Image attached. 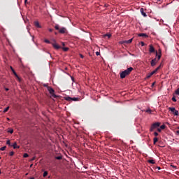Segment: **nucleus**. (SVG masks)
<instances>
[{
  "label": "nucleus",
  "instance_id": "4",
  "mask_svg": "<svg viewBox=\"0 0 179 179\" xmlns=\"http://www.w3.org/2000/svg\"><path fill=\"white\" fill-rule=\"evenodd\" d=\"M48 90L50 94H51L52 97H54V99H57V97H58V96H57L55 94V91L54 90V89L52 87H48Z\"/></svg>",
  "mask_w": 179,
  "mask_h": 179
},
{
  "label": "nucleus",
  "instance_id": "3",
  "mask_svg": "<svg viewBox=\"0 0 179 179\" xmlns=\"http://www.w3.org/2000/svg\"><path fill=\"white\" fill-rule=\"evenodd\" d=\"M159 127H160V122L153 123L150 128V132H153V131L157 129Z\"/></svg>",
  "mask_w": 179,
  "mask_h": 179
},
{
  "label": "nucleus",
  "instance_id": "42",
  "mask_svg": "<svg viewBox=\"0 0 179 179\" xmlns=\"http://www.w3.org/2000/svg\"><path fill=\"white\" fill-rule=\"evenodd\" d=\"M155 83H156V82H154V83L152 84L151 87H153V86H155Z\"/></svg>",
  "mask_w": 179,
  "mask_h": 179
},
{
  "label": "nucleus",
  "instance_id": "1",
  "mask_svg": "<svg viewBox=\"0 0 179 179\" xmlns=\"http://www.w3.org/2000/svg\"><path fill=\"white\" fill-rule=\"evenodd\" d=\"M134 69V68L130 67L126 69L125 71H122L120 73V78L121 79H124L126 76H128V75L131 74V71Z\"/></svg>",
  "mask_w": 179,
  "mask_h": 179
},
{
  "label": "nucleus",
  "instance_id": "35",
  "mask_svg": "<svg viewBox=\"0 0 179 179\" xmlns=\"http://www.w3.org/2000/svg\"><path fill=\"white\" fill-rule=\"evenodd\" d=\"M157 131L158 132H162V129L158 127V128H157Z\"/></svg>",
  "mask_w": 179,
  "mask_h": 179
},
{
  "label": "nucleus",
  "instance_id": "41",
  "mask_svg": "<svg viewBox=\"0 0 179 179\" xmlns=\"http://www.w3.org/2000/svg\"><path fill=\"white\" fill-rule=\"evenodd\" d=\"M96 55H97V56L100 55V52H96Z\"/></svg>",
  "mask_w": 179,
  "mask_h": 179
},
{
  "label": "nucleus",
  "instance_id": "44",
  "mask_svg": "<svg viewBox=\"0 0 179 179\" xmlns=\"http://www.w3.org/2000/svg\"><path fill=\"white\" fill-rule=\"evenodd\" d=\"M80 58H84V56H83V55H80Z\"/></svg>",
  "mask_w": 179,
  "mask_h": 179
},
{
  "label": "nucleus",
  "instance_id": "12",
  "mask_svg": "<svg viewBox=\"0 0 179 179\" xmlns=\"http://www.w3.org/2000/svg\"><path fill=\"white\" fill-rule=\"evenodd\" d=\"M160 68H162V64L159 65L157 69H155L153 71H152V73H156L157 72V71H159V69H160Z\"/></svg>",
  "mask_w": 179,
  "mask_h": 179
},
{
  "label": "nucleus",
  "instance_id": "30",
  "mask_svg": "<svg viewBox=\"0 0 179 179\" xmlns=\"http://www.w3.org/2000/svg\"><path fill=\"white\" fill-rule=\"evenodd\" d=\"M64 51H69V48H62Z\"/></svg>",
  "mask_w": 179,
  "mask_h": 179
},
{
  "label": "nucleus",
  "instance_id": "23",
  "mask_svg": "<svg viewBox=\"0 0 179 179\" xmlns=\"http://www.w3.org/2000/svg\"><path fill=\"white\" fill-rule=\"evenodd\" d=\"M13 73L15 75L16 78H17V79H20L19 76H17V73H16V71L13 72Z\"/></svg>",
  "mask_w": 179,
  "mask_h": 179
},
{
  "label": "nucleus",
  "instance_id": "47",
  "mask_svg": "<svg viewBox=\"0 0 179 179\" xmlns=\"http://www.w3.org/2000/svg\"><path fill=\"white\" fill-rule=\"evenodd\" d=\"M8 90H9L8 88H6V92H8Z\"/></svg>",
  "mask_w": 179,
  "mask_h": 179
},
{
  "label": "nucleus",
  "instance_id": "14",
  "mask_svg": "<svg viewBox=\"0 0 179 179\" xmlns=\"http://www.w3.org/2000/svg\"><path fill=\"white\" fill-rule=\"evenodd\" d=\"M11 146H13V149H19V148H20V146H17V143H14V145Z\"/></svg>",
  "mask_w": 179,
  "mask_h": 179
},
{
  "label": "nucleus",
  "instance_id": "39",
  "mask_svg": "<svg viewBox=\"0 0 179 179\" xmlns=\"http://www.w3.org/2000/svg\"><path fill=\"white\" fill-rule=\"evenodd\" d=\"M146 112H147V113H152V110L148 109V110H146Z\"/></svg>",
  "mask_w": 179,
  "mask_h": 179
},
{
  "label": "nucleus",
  "instance_id": "19",
  "mask_svg": "<svg viewBox=\"0 0 179 179\" xmlns=\"http://www.w3.org/2000/svg\"><path fill=\"white\" fill-rule=\"evenodd\" d=\"M44 41H45V43H46L47 44H51V43H52L51 41H50L48 40V39H45Z\"/></svg>",
  "mask_w": 179,
  "mask_h": 179
},
{
  "label": "nucleus",
  "instance_id": "15",
  "mask_svg": "<svg viewBox=\"0 0 179 179\" xmlns=\"http://www.w3.org/2000/svg\"><path fill=\"white\" fill-rule=\"evenodd\" d=\"M156 56L157 57V61H159L160 58H162V55H159L157 52H156Z\"/></svg>",
  "mask_w": 179,
  "mask_h": 179
},
{
  "label": "nucleus",
  "instance_id": "21",
  "mask_svg": "<svg viewBox=\"0 0 179 179\" xmlns=\"http://www.w3.org/2000/svg\"><path fill=\"white\" fill-rule=\"evenodd\" d=\"M43 177H47V176H48V172L47 171H45L44 173H43Z\"/></svg>",
  "mask_w": 179,
  "mask_h": 179
},
{
  "label": "nucleus",
  "instance_id": "22",
  "mask_svg": "<svg viewBox=\"0 0 179 179\" xmlns=\"http://www.w3.org/2000/svg\"><path fill=\"white\" fill-rule=\"evenodd\" d=\"M175 93L177 96H179V87L175 91Z\"/></svg>",
  "mask_w": 179,
  "mask_h": 179
},
{
  "label": "nucleus",
  "instance_id": "45",
  "mask_svg": "<svg viewBox=\"0 0 179 179\" xmlns=\"http://www.w3.org/2000/svg\"><path fill=\"white\" fill-rule=\"evenodd\" d=\"M150 74L151 75V76H153V75H155L152 71Z\"/></svg>",
  "mask_w": 179,
  "mask_h": 179
},
{
  "label": "nucleus",
  "instance_id": "10",
  "mask_svg": "<svg viewBox=\"0 0 179 179\" xmlns=\"http://www.w3.org/2000/svg\"><path fill=\"white\" fill-rule=\"evenodd\" d=\"M149 47H150L149 52L150 53L155 52V48L153 47V45H150Z\"/></svg>",
  "mask_w": 179,
  "mask_h": 179
},
{
  "label": "nucleus",
  "instance_id": "24",
  "mask_svg": "<svg viewBox=\"0 0 179 179\" xmlns=\"http://www.w3.org/2000/svg\"><path fill=\"white\" fill-rule=\"evenodd\" d=\"M9 110V106H8L7 108H6L4 110H3V113H7Z\"/></svg>",
  "mask_w": 179,
  "mask_h": 179
},
{
  "label": "nucleus",
  "instance_id": "9",
  "mask_svg": "<svg viewBox=\"0 0 179 179\" xmlns=\"http://www.w3.org/2000/svg\"><path fill=\"white\" fill-rule=\"evenodd\" d=\"M140 12H141V15L143 16H144V17H146V16H148V15H146V13H145L143 8H141L140 9Z\"/></svg>",
  "mask_w": 179,
  "mask_h": 179
},
{
  "label": "nucleus",
  "instance_id": "16",
  "mask_svg": "<svg viewBox=\"0 0 179 179\" xmlns=\"http://www.w3.org/2000/svg\"><path fill=\"white\" fill-rule=\"evenodd\" d=\"M124 43L125 44H131V43H132V38L131 39H129L128 41H124Z\"/></svg>",
  "mask_w": 179,
  "mask_h": 179
},
{
  "label": "nucleus",
  "instance_id": "32",
  "mask_svg": "<svg viewBox=\"0 0 179 179\" xmlns=\"http://www.w3.org/2000/svg\"><path fill=\"white\" fill-rule=\"evenodd\" d=\"M10 156H13V155H15V152L13 151H11L10 153H9Z\"/></svg>",
  "mask_w": 179,
  "mask_h": 179
},
{
  "label": "nucleus",
  "instance_id": "43",
  "mask_svg": "<svg viewBox=\"0 0 179 179\" xmlns=\"http://www.w3.org/2000/svg\"><path fill=\"white\" fill-rule=\"evenodd\" d=\"M49 31H50V33H52L53 29H49Z\"/></svg>",
  "mask_w": 179,
  "mask_h": 179
},
{
  "label": "nucleus",
  "instance_id": "52",
  "mask_svg": "<svg viewBox=\"0 0 179 179\" xmlns=\"http://www.w3.org/2000/svg\"><path fill=\"white\" fill-rule=\"evenodd\" d=\"M62 45H65V43H62Z\"/></svg>",
  "mask_w": 179,
  "mask_h": 179
},
{
  "label": "nucleus",
  "instance_id": "48",
  "mask_svg": "<svg viewBox=\"0 0 179 179\" xmlns=\"http://www.w3.org/2000/svg\"><path fill=\"white\" fill-rule=\"evenodd\" d=\"M7 120L10 121V119H9V117H7Z\"/></svg>",
  "mask_w": 179,
  "mask_h": 179
},
{
  "label": "nucleus",
  "instance_id": "2",
  "mask_svg": "<svg viewBox=\"0 0 179 179\" xmlns=\"http://www.w3.org/2000/svg\"><path fill=\"white\" fill-rule=\"evenodd\" d=\"M55 30H59V33H60V34H65V33H68L66 28L62 27L59 29V25H58V24H56L55 26Z\"/></svg>",
  "mask_w": 179,
  "mask_h": 179
},
{
  "label": "nucleus",
  "instance_id": "46",
  "mask_svg": "<svg viewBox=\"0 0 179 179\" xmlns=\"http://www.w3.org/2000/svg\"><path fill=\"white\" fill-rule=\"evenodd\" d=\"M24 3H28L27 0H24Z\"/></svg>",
  "mask_w": 179,
  "mask_h": 179
},
{
  "label": "nucleus",
  "instance_id": "29",
  "mask_svg": "<svg viewBox=\"0 0 179 179\" xmlns=\"http://www.w3.org/2000/svg\"><path fill=\"white\" fill-rule=\"evenodd\" d=\"M166 128V125L163 124L160 127L161 129H164Z\"/></svg>",
  "mask_w": 179,
  "mask_h": 179
},
{
  "label": "nucleus",
  "instance_id": "55",
  "mask_svg": "<svg viewBox=\"0 0 179 179\" xmlns=\"http://www.w3.org/2000/svg\"><path fill=\"white\" fill-rule=\"evenodd\" d=\"M178 129H179V127H178Z\"/></svg>",
  "mask_w": 179,
  "mask_h": 179
},
{
  "label": "nucleus",
  "instance_id": "20",
  "mask_svg": "<svg viewBox=\"0 0 179 179\" xmlns=\"http://www.w3.org/2000/svg\"><path fill=\"white\" fill-rule=\"evenodd\" d=\"M55 159L57 160H62V156L55 157Z\"/></svg>",
  "mask_w": 179,
  "mask_h": 179
},
{
  "label": "nucleus",
  "instance_id": "13",
  "mask_svg": "<svg viewBox=\"0 0 179 179\" xmlns=\"http://www.w3.org/2000/svg\"><path fill=\"white\" fill-rule=\"evenodd\" d=\"M138 37H148V34L143 33L138 34Z\"/></svg>",
  "mask_w": 179,
  "mask_h": 179
},
{
  "label": "nucleus",
  "instance_id": "56",
  "mask_svg": "<svg viewBox=\"0 0 179 179\" xmlns=\"http://www.w3.org/2000/svg\"><path fill=\"white\" fill-rule=\"evenodd\" d=\"M0 159H1V157H0Z\"/></svg>",
  "mask_w": 179,
  "mask_h": 179
},
{
  "label": "nucleus",
  "instance_id": "40",
  "mask_svg": "<svg viewBox=\"0 0 179 179\" xmlns=\"http://www.w3.org/2000/svg\"><path fill=\"white\" fill-rule=\"evenodd\" d=\"M171 167H173V169H177V166L174 165H171Z\"/></svg>",
  "mask_w": 179,
  "mask_h": 179
},
{
  "label": "nucleus",
  "instance_id": "8",
  "mask_svg": "<svg viewBox=\"0 0 179 179\" xmlns=\"http://www.w3.org/2000/svg\"><path fill=\"white\" fill-rule=\"evenodd\" d=\"M157 62H159V60H157V58L153 59L150 62L151 66H155L156 65V64H157Z\"/></svg>",
  "mask_w": 179,
  "mask_h": 179
},
{
  "label": "nucleus",
  "instance_id": "17",
  "mask_svg": "<svg viewBox=\"0 0 179 179\" xmlns=\"http://www.w3.org/2000/svg\"><path fill=\"white\" fill-rule=\"evenodd\" d=\"M148 162L150 163V164H155L156 163L153 159H148Z\"/></svg>",
  "mask_w": 179,
  "mask_h": 179
},
{
  "label": "nucleus",
  "instance_id": "34",
  "mask_svg": "<svg viewBox=\"0 0 179 179\" xmlns=\"http://www.w3.org/2000/svg\"><path fill=\"white\" fill-rule=\"evenodd\" d=\"M141 47H145V43L144 42H141Z\"/></svg>",
  "mask_w": 179,
  "mask_h": 179
},
{
  "label": "nucleus",
  "instance_id": "25",
  "mask_svg": "<svg viewBox=\"0 0 179 179\" xmlns=\"http://www.w3.org/2000/svg\"><path fill=\"white\" fill-rule=\"evenodd\" d=\"M172 101H174V103H176L177 101V99H176V96L172 97Z\"/></svg>",
  "mask_w": 179,
  "mask_h": 179
},
{
  "label": "nucleus",
  "instance_id": "26",
  "mask_svg": "<svg viewBox=\"0 0 179 179\" xmlns=\"http://www.w3.org/2000/svg\"><path fill=\"white\" fill-rule=\"evenodd\" d=\"M152 76V75H150V73L148 74L145 79H150V78Z\"/></svg>",
  "mask_w": 179,
  "mask_h": 179
},
{
  "label": "nucleus",
  "instance_id": "5",
  "mask_svg": "<svg viewBox=\"0 0 179 179\" xmlns=\"http://www.w3.org/2000/svg\"><path fill=\"white\" fill-rule=\"evenodd\" d=\"M64 100H66V101H78V100H79V98H72L70 96H65L64 97Z\"/></svg>",
  "mask_w": 179,
  "mask_h": 179
},
{
  "label": "nucleus",
  "instance_id": "38",
  "mask_svg": "<svg viewBox=\"0 0 179 179\" xmlns=\"http://www.w3.org/2000/svg\"><path fill=\"white\" fill-rule=\"evenodd\" d=\"M10 69H11L12 72H15V69H13V67L10 66Z\"/></svg>",
  "mask_w": 179,
  "mask_h": 179
},
{
  "label": "nucleus",
  "instance_id": "28",
  "mask_svg": "<svg viewBox=\"0 0 179 179\" xmlns=\"http://www.w3.org/2000/svg\"><path fill=\"white\" fill-rule=\"evenodd\" d=\"M8 132H9V134H13V129H10Z\"/></svg>",
  "mask_w": 179,
  "mask_h": 179
},
{
  "label": "nucleus",
  "instance_id": "54",
  "mask_svg": "<svg viewBox=\"0 0 179 179\" xmlns=\"http://www.w3.org/2000/svg\"><path fill=\"white\" fill-rule=\"evenodd\" d=\"M33 164H31L30 167H32Z\"/></svg>",
  "mask_w": 179,
  "mask_h": 179
},
{
  "label": "nucleus",
  "instance_id": "33",
  "mask_svg": "<svg viewBox=\"0 0 179 179\" xmlns=\"http://www.w3.org/2000/svg\"><path fill=\"white\" fill-rule=\"evenodd\" d=\"M105 36L108 37V38H110V37H111V34H106Z\"/></svg>",
  "mask_w": 179,
  "mask_h": 179
},
{
  "label": "nucleus",
  "instance_id": "50",
  "mask_svg": "<svg viewBox=\"0 0 179 179\" xmlns=\"http://www.w3.org/2000/svg\"><path fill=\"white\" fill-rule=\"evenodd\" d=\"M29 179H34V177H31V178H30Z\"/></svg>",
  "mask_w": 179,
  "mask_h": 179
},
{
  "label": "nucleus",
  "instance_id": "36",
  "mask_svg": "<svg viewBox=\"0 0 179 179\" xmlns=\"http://www.w3.org/2000/svg\"><path fill=\"white\" fill-rule=\"evenodd\" d=\"M24 157H29V154L24 153Z\"/></svg>",
  "mask_w": 179,
  "mask_h": 179
},
{
  "label": "nucleus",
  "instance_id": "6",
  "mask_svg": "<svg viewBox=\"0 0 179 179\" xmlns=\"http://www.w3.org/2000/svg\"><path fill=\"white\" fill-rule=\"evenodd\" d=\"M169 111H171L174 114V115H178V110H176V108L174 107H169Z\"/></svg>",
  "mask_w": 179,
  "mask_h": 179
},
{
  "label": "nucleus",
  "instance_id": "18",
  "mask_svg": "<svg viewBox=\"0 0 179 179\" xmlns=\"http://www.w3.org/2000/svg\"><path fill=\"white\" fill-rule=\"evenodd\" d=\"M159 141V138L157 137H155L153 142H154V145H156V143Z\"/></svg>",
  "mask_w": 179,
  "mask_h": 179
},
{
  "label": "nucleus",
  "instance_id": "51",
  "mask_svg": "<svg viewBox=\"0 0 179 179\" xmlns=\"http://www.w3.org/2000/svg\"><path fill=\"white\" fill-rule=\"evenodd\" d=\"M55 34L57 36V34H58V33L55 32Z\"/></svg>",
  "mask_w": 179,
  "mask_h": 179
},
{
  "label": "nucleus",
  "instance_id": "37",
  "mask_svg": "<svg viewBox=\"0 0 179 179\" xmlns=\"http://www.w3.org/2000/svg\"><path fill=\"white\" fill-rule=\"evenodd\" d=\"M6 143H7V145H9V146H10V141H7V142H6Z\"/></svg>",
  "mask_w": 179,
  "mask_h": 179
},
{
  "label": "nucleus",
  "instance_id": "11",
  "mask_svg": "<svg viewBox=\"0 0 179 179\" xmlns=\"http://www.w3.org/2000/svg\"><path fill=\"white\" fill-rule=\"evenodd\" d=\"M34 26H36L38 29H41V25H40V23L38 21L34 22Z\"/></svg>",
  "mask_w": 179,
  "mask_h": 179
},
{
  "label": "nucleus",
  "instance_id": "27",
  "mask_svg": "<svg viewBox=\"0 0 179 179\" xmlns=\"http://www.w3.org/2000/svg\"><path fill=\"white\" fill-rule=\"evenodd\" d=\"M6 149V146H3V147H2V148H0V150L3 151V150H5Z\"/></svg>",
  "mask_w": 179,
  "mask_h": 179
},
{
  "label": "nucleus",
  "instance_id": "31",
  "mask_svg": "<svg viewBox=\"0 0 179 179\" xmlns=\"http://www.w3.org/2000/svg\"><path fill=\"white\" fill-rule=\"evenodd\" d=\"M154 135H155V136H159V133L155 131V132H154Z\"/></svg>",
  "mask_w": 179,
  "mask_h": 179
},
{
  "label": "nucleus",
  "instance_id": "49",
  "mask_svg": "<svg viewBox=\"0 0 179 179\" xmlns=\"http://www.w3.org/2000/svg\"><path fill=\"white\" fill-rule=\"evenodd\" d=\"M158 170H161V168L160 167H157Z\"/></svg>",
  "mask_w": 179,
  "mask_h": 179
},
{
  "label": "nucleus",
  "instance_id": "53",
  "mask_svg": "<svg viewBox=\"0 0 179 179\" xmlns=\"http://www.w3.org/2000/svg\"><path fill=\"white\" fill-rule=\"evenodd\" d=\"M25 176H29V173H26Z\"/></svg>",
  "mask_w": 179,
  "mask_h": 179
},
{
  "label": "nucleus",
  "instance_id": "7",
  "mask_svg": "<svg viewBox=\"0 0 179 179\" xmlns=\"http://www.w3.org/2000/svg\"><path fill=\"white\" fill-rule=\"evenodd\" d=\"M54 43H52V47L55 49V50H59V48H61V46H59V45L57 44L55 40H53Z\"/></svg>",
  "mask_w": 179,
  "mask_h": 179
}]
</instances>
